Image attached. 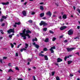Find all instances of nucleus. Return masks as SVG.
Here are the masks:
<instances>
[{
	"label": "nucleus",
	"instance_id": "obj_59",
	"mask_svg": "<svg viewBox=\"0 0 80 80\" xmlns=\"http://www.w3.org/2000/svg\"><path fill=\"white\" fill-rule=\"evenodd\" d=\"M55 5L57 7H58V4L57 3H55Z\"/></svg>",
	"mask_w": 80,
	"mask_h": 80
},
{
	"label": "nucleus",
	"instance_id": "obj_29",
	"mask_svg": "<svg viewBox=\"0 0 80 80\" xmlns=\"http://www.w3.org/2000/svg\"><path fill=\"white\" fill-rule=\"evenodd\" d=\"M49 32L50 33H52V34H53V33H54V32H53L52 31V30H49Z\"/></svg>",
	"mask_w": 80,
	"mask_h": 80
},
{
	"label": "nucleus",
	"instance_id": "obj_40",
	"mask_svg": "<svg viewBox=\"0 0 80 80\" xmlns=\"http://www.w3.org/2000/svg\"><path fill=\"white\" fill-rule=\"evenodd\" d=\"M22 45V44H19L17 48H18L20 47V46H21V45Z\"/></svg>",
	"mask_w": 80,
	"mask_h": 80
},
{
	"label": "nucleus",
	"instance_id": "obj_5",
	"mask_svg": "<svg viewBox=\"0 0 80 80\" xmlns=\"http://www.w3.org/2000/svg\"><path fill=\"white\" fill-rule=\"evenodd\" d=\"M75 48H67L66 49L67 50L68 52H72V50H74V49H75Z\"/></svg>",
	"mask_w": 80,
	"mask_h": 80
},
{
	"label": "nucleus",
	"instance_id": "obj_31",
	"mask_svg": "<svg viewBox=\"0 0 80 80\" xmlns=\"http://www.w3.org/2000/svg\"><path fill=\"white\" fill-rule=\"evenodd\" d=\"M10 45L11 46V48H13V47H14V45H13V44L11 43H10Z\"/></svg>",
	"mask_w": 80,
	"mask_h": 80
},
{
	"label": "nucleus",
	"instance_id": "obj_52",
	"mask_svg": "<svg viewBox=\"0 0 80 80\" xmlns=\"http://www.w3.org/2000/svg\"><path fill=\"white\" fill-rule=\"evenodd\" d=\"M8 66H9V67H11V63H9L8 64Z\"/></svg>",
	"mask_w": 80,
	"mask_h": 80
},
{
	"label": "nucleus",
	"instance_id": "obj_48",
	"mask_svg": "<svg viewBox=\"0 0 80 80\" xmlns=\"http://www.w3.org/2000/svg\"><path fill=\"white\" fill-rule=\"evenodd\" d=\"M35 13V12H32L31 14H32V15H34Z\"/></svg>",
	"mask_w": 80,
	"mask_h": 80
},
{
	"label": "nucleus",
	"instance_id": "obj_53",
	"mask_svg": "<svg viewBox=\"0 0 80 80\" xmlns=\"http://www.w3.org/2000/svg\"><path fill=\"white\" fill-rule=\"evenodd\" d=\"M80 26H78L77 27V28L78 29H80Z\"/></svg>",
	"mask_w": 80,
	"mask_h": 80
},
{
	"label": "nucleus",
	"instance_id": "obj_56",
	"mask_svg": "<svg viewBox=\"0 0 80 80\" xmlns=\"http://www.w3.org/2000/svg\"><path fill=\"white\" fill-rule=\"evenodd\" d=\"M43 4H44V2H40V5H43Z\"/></svg>",
	"mask_w": 80,
	"mask_h": 80
},
{
	"label": "nucleus",
	"instance_id": "obj_47",
	"mask_svg": "<svg viewBox=\"0 0 80 80\" xmlns=\"http://www.w3.org/2000/svg\"><path fill=\"white\" fill-rule=\"evenodd\" d=\"M75 54H76L77 55H78V56H80V55H79V52H77V53H75Z\"/></svg>",
	"mask_w": 80,
	"mask_h": 80
},
{
	"label": "nucleus",
	"instance_id": "obj_58",
	"mask_svg": "<svg viewBox=\"0 0 80 80\" xmlns=\"http://www.w3.org/2000/svg\"><path fill=\"white\" fill-rule=\"evenodd\" d=\"M22 49L23 50H24V51H26V50H27V49L25 48H23Z\"/></svg>",
	"mask_w": 80,
	"mask_h": 80
},
{
	"label": "nucleus",
	"instance_id": "obj_24",
	"mask_svg": "<svg viewBox=\"0 0 80 80\" xmlns=\"http://www.w3.org/2000/svg\"><path fill=\"white\" fill-rule=\"evenodd\" d=\"M8 72H13V71L12 70V69H10Z\"/></svg>",
	"mask_w": 80,
	"mask_h": 80
},
{
	"label": "nucleus",
	"instance_id": "obj_3",
	"mask_svg": "<svg viewBox=\"0 0 80 80\" xmlns=\"http://www.w3.org/2000/svg\"><path fill=\"white\" fill-rule=\"evenodd\" d=\"M48 24L47 23H46L45 22L42 21L40 23V26H42V25H43V27H45V26H46Z\"/></svg>",
	"mask_w": 80,
	"mask_h": 80
},
{
	"label": "nucleus",
	"instance_id": "obj_61",
	"mask_svg": "<svg viewBox=\"0 0 80 80\" xmlns=\"http://www.w3.org/2000/svg\"><path fill=\"white\" fill-rule=\"evenodd\" d=\"M20 51H21V52H23V49H20Z\"/></svg>",
	"mask_w": 80,
	"mask_h": 80
},
{
	"label": "nucleus",
	"instance_id": "obj_26",
	"mask_svg": "<svg viewBox=\"0 0 80 80\" xmlns=\"http://www.w3.org/2000/svg\"><path fill=\"white\" fill-rule=\"evenodd\" d=\"M28 22L30 23H32L33 22V21L31 20H30L28 21Z\"/></svg>",
	"mask_w": 80,
	"mask_h": 80
},
{
	"label": "nucleus",
	"instance_id": "obj_46",
	"mask_svg": "<svg viewBox=\"0 0 80 80\" xmlns=\"http://www.w3.org/2000/svg\"><path fill=\"white\" fill-rule=\"evenodd\" d=\"M28 60L29 62H31L32 61V60H31V59H28Z\"/></svg>",
	"mask_w": 80,
	"mask_h": 80
},
{
	"label": "nucleus",
	"instance_id": "obj_55",
	"mask_svg": "<svg viewBox=\"0 0 80 80\" xmlns=\"http://www.w3.org/2000/svg\"><path fill=\"white\" fill-rule=\"evenodd\" d=\"M33 78L34 80H36V79L35 78V76H33Z\"/></svg>",
	"mask_w": 80,
	"mask_h": 80
},
{
	"label": "nucleus",
	"instance_id": "obj_18",
	"mask_svg": "<svg viewBox=\"0 0 80 80\" xmlns=\"http://www.w3.org/2000/svg\"><path fill=\"white\" fill-rule=\"evenodd\" d=\"M45 42H49V39L48 38H46L44 40Z\"/></svg>",
	"mask_w": 80,
	"mask_h": 80
},
{
	"label": "nucleus",
	"instance_id": "obj_37",
	"mask_svg": "<svg viewBox=\"0 0 80 80\" xmlns=\"http://www.w3.org/2000/svg\"><path fill=\"white\" fill-rule=\"evenodd\" d=\"M40 56L41 57H45V55H44L42 53H40Z\"/></svg>",
	"mask_w": 80,
	"mask_h": 80
},
{
	"label": "nucleus",
	"instance_id": "obj_4",
	"mask_svg": "<svg viewBox=\"0 0 80 80\" xmlns=\"http://www.w3.org/2000/svg\"><path fill=\"white\" fill-rule=\"evenodd\" d=\"M73 33V31L72 29L69 30L68 32V34L69 35H72Z\"/></svg>",
	"mask_w": 80,
	"mask_h": 80
},
{
	"label": "nucleus",
	"instance_id": "obj_57",
	"mask_svg": "<svg viewBox=\"0 0 80 80\" xmlns=\"http://www.w3.org/2000/svg\"><path fill=\"white\" fill-rule=\"evenodd\" d=\"M70 77H73V75L71 74H70Z\"/></svg>",
	"mask_w": 80,
	"mask_h": 80
},
{
	"label": "nucleus",
	"instance_id": "obj_34",
	"mask_svg": "<svg viewBox=\"0 0 80 80\" xmlns=\"http://www.w3.org/2000/svg\"><path fill=\"white\" fill-rule=\"evenodd\" d=\"M56 39H57V38H53L52 39V41H55V40H56Z\"/></svg>",
	"mask_w": 80,
	"mask_h": 80
},
{
	"label": "nucleus",
	"instance_id": "obj_14",
	"mask_svg": "<svg viewBox=\"0 0 80 80\" xmlns=\"http://www.w3.org/2000/svg\"><path fill=\"white\" fill-rule=\"evenodd\" d=\"M2 5H7L9 4V2H2Z\"/></svg>",
	"mask_w": 80,
	"mask_h": 80
},
{
	"label": "nucleus",
	"instance_id": "obj_23",
	"mask_svg": "<svg viewBox=\"0 0 80 80\" xmlns=\"http://www.w3.org/2000/svg\"><path fill=\"white\" fill-rule=\"evenodd\" d=\"M47 28H45L43 29V31H44V32H47Z\"/></svg>",
	"mask_w": 80,
	"mask_h": 80
},
{
	"label": "nucleus",
	"instance_id": "obj_62",
	"mask_svg": "<svg viewBox=\"0 0 80 80\" xmlns=\"http://www.w3.org/2000/svg\"><path fill=\"white\" fill-rule=\"evenodd\" d=\"M63 36L62 35L60 36V38H63Z\"/></svg>",
	"mask_w": 80,
	"mask_h": 80
},
{
	"label": "nucleus",
	"instance_id": "obj_41",
	"mask_svg": "<svg viewBox=\"0 0 80 80\" xmlns=\"http://www.w3.org/2000/svg\"><path fill=\"white\" fill-rule=\"evenodd\" d=\"M25 45L26 46V47H28V44L27 43H25Z\"/></svg>",
	"mask_w": 80,
	"mask_h": 80
},
{
	"label": "nucleus",
	"instance_id": "obj_44",
	"mask_svg": "<svg viewBox=\"0 0 80 80\" xmlns=\"http://www.w3.org/2000/svg\"><path fill=\"white\" fill-rule=\"evenodd\" d=\"M17 79L18 80H23L22 78H18Z\"/></svg>",
	"mask_w": 80,
	"mask_h": 80
},
{
	"label": "nucleus",
	"instance_id": "obj_38",
	"mask_svg": "<svg viewBox=\"0 0 80 80\" xmlns=\"http://www.w3.org/2000/svg\"><path fill=\"white\" fill-rule=\"evenodd\" d=\"M42 19H43V20H47V18H46V17H44L43 18H42Z\"/></svg>",
	"mask_w": 80,
	"mask_h": 80
},
{
	"label": "nucleus",
	"instance_id": "obj_27",
	"mask_svg": "<svg viewBox=\"0 0 80 80\" xmlns=\"http://www.w3.org/2000/svg\"><path fill=\"white\" fill-rule=\"evenodd\" d=\"M27 37H28V38H31V37H30V35L29 34H28Z\"/></svg>",
	"mask_w": 80,
	"mask_h": 80
},
{
	"label": "nucleus",
	"instance_id": "obj_45",
	"mask_svg": "<svg viewBox=\"0 0 80 80\" xmlns=\"http://www.w3.org/2000/svg\"><path fill=\"white\" fill-rule=\"evenodd\" d=\"M4 19H3V18L1 19H0V21L1 22H3V21Z\"/></svg>",
	"mask_w": 80,
	"mask_h": 80
},
{
	"label": "nucleus",
	"instance_id": "obj_20",
	"mask_svg": "<svg viewBox=\"0 0 80 80\" xmlns=\"http://www.w3.org/2000/svg\"><path fill=\"white\" fill-rule=\"evenodd\" d=\"M62 18L64 19H66V18H67V16L65 14L63 15L62 16Z\"/></svg>",
	"mask_w": 80,
	"mask_h": 80
},
{
	"label": "nucleus",
	"instance_id": "obj_8",
	"mask_svg": "<svg viewBox=\"0 0 80 80\" xmlns=\"http://www.w3.org/2000/svg\"><path fill=\"white\" fill-rule=\"evenodd\" d=\"M53 49H55V47L54 46L53 47H52L51 48V49H49V50H50L51 53H53L54 51H53Z\"/></svg>",
	"mask_w": 80,
	"mask_h": 80
},
{
	"label": "nucleus",
	"instance_id": "obj_28",
	"mask_svg": "<svg viewBox=\"0 0 80 80\" xmlns=\"http://www.w3.org/2000/svg\"><path fill=\"white\" fill-rule=\"evenodd\" d=\"M43 51H47V50H48V49H47V48H43Z\"/></svg>",
	"mask_w": 80,
	"mask_h": 80
},
{
	"label": "nucleus",
	"instance_id": "obj_17",
	"mask_svg": "<svg viewBox=\"0 0 80 80\" xmlns=\"http://www.w3.org/2000/svg\"><path fill=\"white\" fill-rule=\"evenodd\" d=\"M40 10L41 11H43L44 10V8H43V7L42 6H40Z\"/></svg>",
	"mask_w": 80,
	"mask_h": 80
},
{
	"label": "nucleus",
	"instance_id": "obj_50",
	"mask_svg": "<svg viewBox=\"0 0 80 80\" xmlns=\"http://www.w3.org/2000/svg\"><path fill=\"white\" fill-rule=\"evenodd\" d=\"M58 18H59V19H60V20H61L62 19V16H60Z\"/></svg>",
	"mask_w": 80,
	"mask_h": 80
},
{
	"label": "nucleus",
	"instance_id": "obj_7",
	"mask_svg": "<svg viewBox=\"0 0 80 80\" xmlns=\"http://www.w3.org/2000/svg\"><path fill=\"white\" fill-rule=\"evenodd\" d=\"M7 57H3V59H0V62L1 63H3V62H4V63H5L4 61H3V59H7Z\"/></svg>",
	"mask_w": 80,
	"mask_h": 80
},
{
	"label": "nucleus",
	"instance_id": "obj_22",
	"mask_svg": "<svg viewBox=\"0 0 80 80\" xmlns=\"http://www.w3.org/2000/svg\"><path fill=\"white\" fill-rule=\"evenodd\" d=\"M72 63V61H68V65H70V63Z\"/></svg>",
	"mask_w": 80,
	"mask_h": 80
},
{
	"label": "nucleus",
	"instance_id": "obj_33",
	"mask_svg": "<svg viewBox=\"0 0 80 80\" xmlns=\"http://www.w3.org/2000/svg\"><path fill=\"white\" fill-rule=\"evenodd\" d=\"M52 76H53V75H54V74H55V72H52Z\"/></svg>",
	"mask_w": 80,
	"mask_h": 80
},
{
	"label": "nucleus",
	"instance_id": "obj_39",
	"mask_svg": "<svg viewBox=\"0 0 80 80\" xmlns=\"http://www.w3.org/2000/svg\"><path fill=\"white\" fill-rule=\"evenodd\" d=\"M15 69L16 70H18V71L19 70V69H18V67H16Z\"/></svg>",
	"mask_w": 80,
	"mask_h": 80
},
{
	"label": "nucleus",
	"instance_id": "obj_32",
	"mask_svg": "<svg viewBox=\"0 0 80 80\" xmlns=\"http://www.w3.org/2000/svg\"><path fill=\"white\" fill-rule=\"evenodd\" d=\"M2 18L3 19H6V18H7V17H6V16H2Z\"/></svg>",
	"mask_w": 80,
	"mask_h": 80
},
{
	"label": "nucleus",
	"instance_id": "obj_49",
	"mask_svg": "<svg viewBox=\"0 0 80 80\" xmlns=\"http://www.w3.org/2000/svg\"><path fill=\"white\" fill-rule=\"evenodd\" d=\"M2 27H3L4 26H5V23H3L2 24Z\"/></svg>",
	"mask_w": 80,
	"mask_h": 80
},
{
	"label": "nucleus",
	"instance_id": "obj_13",
	"mask_svg": "<svg viewBox=\"0 0 80 80\" xmlns=\"http://www.w3.org/2000/svg\"><path fill=\"white\" fill-rule=\"evenodd\" d=\"M22 13L23 16H25L27 15V12L25 11H23L22 12Z\"/></svg>",
	"mask_w": 80,
	"mask_h": 80
},
{
	"label": "nucleus",
	"instance_id": "obj_63",
	"mask_svg": "<svg viewBox=\"0 0 80 80\" xmlns=\"http://www.w3.org/2000/svg\"><path fill=\"white\" fill-rule=\"evenodd\" d=\"M28 71H30V70H31V69L30 68H28Z\"/></svg>",
	"mask_w": 80,
	"mask_h": 80
},
{
	"label": "nucleus",
	"instance_id": "obj_19",
	"mask_svg": "<svg viewBox=\"0 0 80 80\" xmlns=\"http://www.w3.org/2000/svg\"><path fill=\"white\" fill-rule=\"evenodd\" d=\"M44 58L46 60H48V57L47 55H45L44 56Z\"/></svg>",
	"mask_w": 80,
	"mask_h": 80
},
{
	"label": "nucleus",
	"instance_id": "obj_10",
	"mask_svg": "<svg viewBox=\"0 0 80 80\" xmlns=\"http://www.w3.org/2000/svg\"><path fill=\"white\" fill-rule=\"evenodd\" d=\"M67 28V26H64L61 27L60 28V30H64V29H65V28Z\"/></svg>",
	"mask_w": 80,
	"mask_h": 80
},
{
	"label": "nucleus",
	"instance_id": "obj_2",
	"mask_svg": "<svg viewBox=\"0 0 80 80\" xmlns=\"http://www.w3.org/2000/svg\"><path fill=\"white\" fill-rule=\"evenodd\" d=\"M7 32L8 33L10 34L11 33H15V29L13 28L12 29L11 28L7 31Z\"/></svg>",
	"mask_w": 80,
	"mask_h": 80
},
{
	"label": "nucleus",
	"instance_id": "obj_12",
	"mask_svg": "<svg viewBox=\"0 0 80 80\" xmlns=\"http://www.w3.org/2000/svg\"><path fill=\"white\" fill-rule=\"evenodd\" d=\"M25 32L27 34H28L29 33H32V32H31L29 30H28L26 31Z\"/></svg>",
	"mask_w": 80,
	"mask_h": 80
},
{
	"label": "nucleus",
	"instance_id": "obj_25",
	"mask_svg": "<svg viewBox=\"0 0 80 80\" xmlns=\"http://www.w3.org/2000/svg\"><path fill=\"white\" fill-rule=\"evenodd\" d=\"M56 78L57 80H60V78L58 76H57Z\"/></svg>",
	"mask_w": 80,
	"mask_h": 80
},
{
	"label": "nucleus",
	"instance_id": "obj_16",
	"mask_svg": "<svg viewBox=\"0 0 80 80\" xmlns=\"http://www.w3.org/2000/svg\"><path fill=\"white\" fill-rule=\"evenodd\" d=\"M44 15L45 14L44 13V12L41 13L40 14V17H44Z\"/></svg>",
	"mask_w": 80,
	"mask_h": 80
},
{
	"label": "nucleus",
	"instance_id": "obj_36",
	"mask_svg": "<svg viewBox=\"0 0 80 80\" xmlns=\"http://www.w3.org/2000/svg\"><path fill=\"white\" fill-rule=\"evenodd\" d=\"M77 11L79 13H80V9H78L77 10Z\"/></svg>",
	"mask_w": 80,
	"mask_h": 80
},
{
	"label": "nucleus",
	"instance_id": "obj_9",
	"mask_svg": "<svg viewBox=\"0 0 80 80\" xmlns=\"http://www.w3.org/2000/svg\"><path fill=\"white\" fill-rule=\"evenodd\" d=\"M46 15L50 17L52 16V13L50 11H49L46 13Z\"/></svg>",
	"mask_w": 80,
	"mask_h": 80
},
{
	"label": "nucleus",
	"instance_id": "obj_54",
	"mask_svg": "<svg viewBox=\"0 0 80 80\" xmlns=\"http://www.w3.org/2000/svg\"><path fill=\"white\" fill-rule=\"evenodd\" d=\"M73 8L74 9V10H75L76 9V7L75 6H73Z\"/></svg>",
	"mask_w": 80,
	"mask_h": 80
},
{
	"label": "nucleus",
	"instance_id": "obj_1",
	"mask_svg": "<svg viewBox=\"0 0 80 80\" xmlns=\"http://www.w3.org/2000/svg\"><path fill=\"white\" fill-rule=\"evenodd\" d=\"M25 32H26V29H24L22 31V33H20V36H23L24 37H27L28 34L25 33Z\"/></svg>",
	"mask_w": 80,
	"mask_h": 80
},
{
	"label": "nucleus",
	"instance_id": "obj_64",
	"mask_svg": "<svg viewBox=\"0 0 80 80\" xmlns=\"http://www.w3.org/2000/svg\"><path fill=\"white\" fill-rule=\"evenodd\" d=\"M8 80H12V78H8Z\"/></svg>",
	"mask_w": 80,
	"mask_h": 80
},
{
	"label": "nucleus",
	"instance_id": "obj_60",
	"mask_svg": "<svg viewBox=\"0 0 80 80\" xmlns=\"http://www.w3.org/2000/svg\"><path fill=\"white\" fill-rule=\"evenodd\" d=\"M13 27H14L16 28V27H17V25H14Z\"/></svg>",
	"mask_w": 80,
	"mask_h": 80
},
{
	"label": "nucleus",
	"instance_id": "obj_30",
	"mask_svg": "<svg viewBox=\"0 0 80 80\" xmlns=\"http://www.w3.org/2000/svg\"><path fill=\"white\" fill-rule=\"evenodd\" d=\"M21 36V37H23V39L24 40H26V38L27 37H26L25 36Z\"/></svg>",
	"mask_w": 80,
	"mask_h": 80
},
{
	"label": "nucleus",
	"instance_id": "obj_42",
	"mask_svg": "<svg viewBox=\"0 0 80 80\" xmlns=\"http://www.w3.org/2000/svg\"><path fill=\"white\" fill-rule=\"evenodd\" d=\"M9 38H12V36L10 34V35H9Z\"/></svg>",
	"mask_w": 80,
	"mask_h": 80
},
{
	"label": "nucleus",
	"instance_id": "obj_35",
	"mask_svg": "<svg viewBox=\"0 0 80 80\" xmlns=\"http://www.w3.org/2000/svg\"><path fill=\"white\" fill-rule=\"evenodd\" d=\"M64 61H66V60H67V57L66 56L64 57Z\"/></svg>",
	"mask_w": 80,
	"mask_h": 80
},
{
	"label": "nucleus",
	"instance_id": "obj_51",
	"mask_svg": "<svg viewBox=\"0 0 80 80\" xmlns=\"http://www.w3.org/2000/svg\"><path fill=\"white\" fill-rule=\"evenodd\" d=\"M64 43H67L68 42V41L67 40H65L64 41Z\"/></svg>",
	"mask_w": 80,
	"mask_h": 80
},
{
	"label": "nucleus",
	"instance_id": "obj_6",
	"mask_svg": "<svg viewBox=\"0 0 80 80\" xmlns=\"http://www.w3.org/2000/svg\"><path fill=\"white\" fill-rule=\"evenodd\" d=\"M36 43H35V42H34L33 43V45H34L35 47H36V48H39V47H40V46H39V45H38V44H36Z\"/></svg>",
	"mask_w": 80,
	"mask_h": 80
},
{
	"label": "nucleus",
	"instance_id": "obj_43",
	"mask_svg": "<svg viewBox=\"0 0 80 80\" xmlns=\"http://www.w3.org/2000/svg\"><path fill=\"white\" fill-rule=\"evenodd\" d=\"M16 57H18V53H17V52L16 53Z\"/></svg>",
	"mask_w": 80,
	"mask_h": 80
},
{
	"label": "nucleus",
	"instance_id": "obj_15",
	"mask_svg": "<svg viewBox=\"0 0 80 80\" xmlns=\"http://www.w3.org/2000/svg\"><path fill=\"white\" fill-rule=\"evenodd\" d=\"M32 40L33 42H34L35 41V42H37L38 39H37V38H35V39H33Z\"/></svg>",
	"mask_w": 80,
	"mask_h": 80
},
{
	"label": "nucleus",
	"instance_id": "obj_11",
	"mask_svg": "<svg viewBox=\"0 0 80 80\" xmlns=\"http://www.w3.org/2000/svg\"><path fill=\"white\" fill-rule=\"evenodd\" d=\"M63 60L60 58H58L57 59V62L58 63V62H62Z\"/></svg>",
	"mask_w": 80,
	"mask_h": 80
},
{
	"label": "nucleus",
	"instance_id": "obj_21",
	"mask_svg": "<svg viewBox=\"0 0 80 80\" xmlns=\"http://www.w3.org/2000/svg\"><path fill=\"white\" fill-rule=\"evenodd\" d=\"M15 25H19L21 24V23L20 22H15Z\"/></svg>",
	"mask_w": 80,
	"mask_h": 80
}]
</instances>
